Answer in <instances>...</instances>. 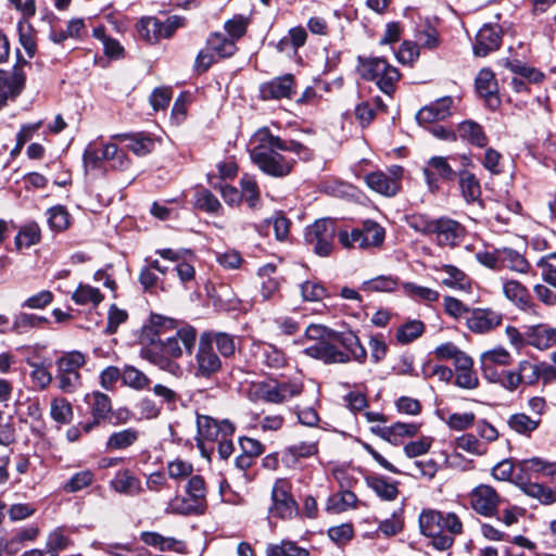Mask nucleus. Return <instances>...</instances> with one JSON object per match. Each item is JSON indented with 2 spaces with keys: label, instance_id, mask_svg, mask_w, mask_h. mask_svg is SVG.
Here are the masks:
<instances>
[{
  "label": "nucleus",
  "instance_id": "b1692460",
  "mask_svg": "<svg viewBox=\"0 0 556 556\" xmlns=\"http://www.w3.org/2000/svg\"><path fill=\"white\" fill-rule=\"evenodd\" d=\"M294 90V79L291 74L277 77L261 87L264 100L290 98Z\"/></svg>",
  "mask_w": 556,
  "mask_h": 556
},
{
  "label": "nucleus",
  "instance_id": "680f3d73",
  "mask_svg": "<svg viewBox=\"0 0 556 556\" xmlns=\"http://www.w3.org/2000/svg\"><path fill=\"white\" fill-rule=\"evenodd\" d=\"M250 24V18L244 15H235L232 18L228 20L225 23V29L227 34L231 37L230 39L236 41L240 39L247 31V28Z\"/></svg>",
  "mask_w": 556,
  "mask_h": 556
},
{
  "label": "nucleus",
  "instance_id": "393cba45",
  "mask_svg": "<svg viewBox=\"0 0 556 556\" xmlns=\"http://www.w3.org/2000/svg\"><path fill=\"white\" fill-rule=\"evenodd\" d=\"M85 402L90 407L93 417V422L85 427L86 431H89L93 425H98L101 420L108 418L112 410V404L110 397L100 391L86 394Z\"/></svg>",
  "mask_w": 556,
  "mask_h": 556
},
{
  "label": "nucleus",
  "instance_id": "4be33fe9",
  "mask_svg": "<svg viewBox=\"0 0 556 556\" xmlns=\"http://www.w3.org/2000/svg\"><path fill=\"white\" fill-rule=\"evenodd\" d=\"M516 475H522L527 477V481L531 478H538L539 475L551 477L556 482V465L543 460L539 457L523 459L517 465Z\"/></svg>",
  "mask_w": 556,
  "mask_h": 556
},
{
  "label": "nucleus",
  "instance_id": "39448f33",
  "mask_svg": "<svg viewBox=\"0 0 556 556\" xmlns=\"http://www.w3.org/2000/svg\"><path fill=\"white\" fill-rule=\"evenodd\" d=\"M188 498L176 497L170 503V509L180 515L203 514L206 508V488L201 476H192L187 485Z\"/></svg>",
  "mask_w": 556,
  "mask_h": 556
},
{
  "label": "nucleus",
  "instance_id": "72a5a7b5",
  "mask_svg": "<svg viewBox=\"0 0 556 556\" xmlns=\"http://www.w3.org/2000/svg\"><path fill=\"white\" fill-rule=\"evenodd\" d=\"M140 539L144 544L157 547L160 551H174L177 553L186 552V545L184 542L174 538L163 536L157 532H142Z\"/></svg>",
  "mask_w": 556,
  "mask_h": 556
},
{
  "label": "nucleus",
  "instance_id": "a19ab883",
  "mask_svg": "<svg viewBox=\"0 0 556 556\" xmlns=\"http://www.w3.org/2000/svg\"><path fill=\"white\" fill-rule=\"evenodd\" d=\"M425 332V324L421 320H408L396 330V341L408 344L418 339Z\"/></svg>",
  "mask_w": 556,
  "mask_h": 556
},
{
  "label": "nucleus",
  "instance_id": "412c9836",
  "mask_svg": "<svg viewBox=\"0 0 556 556\" xmlns=\"http://www.w3.org/2000/svg\"><path fill=\"white\" fill-rule=\"evenodd\" d=\"M502 35L498 26L484 25L476 36L473 53L477 56H485L500 48Z\"/></svg>",
  "mask_w": 556,
  "mask_h": 556
},
{
  "label": "nucleus",
  "instance_id": "473e14b6",
  "mask_svg": "<svg viewBox=\"0 0 556 556\" xmlns=\"http://www.w3.org/2000/svg\"><path fill=\"white\" fill-rule=\"evenodd\" d=\"M255 355L257 359L268 368L280 369L287 365L286 354L274 344H260Z\"/></svg>",
  "mask_w": 556,
  "mask_h": 556
},
{
  "label": "nucleus",
  "instance_id": "603ef678",
  "mask_svg": "<svg viewBox=\"0 0 556 556\" xmlns=\"http://www.w3.org/2000/svg\"><path fill=\"white\" fill-rule=\"evenodd\" d=\"M122 380L126 386L136 390H143L150 384L148 376L132 366L125 367Z\"/></svg>",
  "mask_w": 556,
  "mask_h": 556
},
{
  "label": "nucleus",
  "instance_id": "49530a36",
  "mask_svg": "<svg viewBox=\"0 0 556 556\" xmlns=\"http://www.w3.org/2000/svg\"><path fill=\"white\" fill-rule=\"evenodd\" d=\"M72 300L78 305L92 304L98 305L103 301V295L99 289L89 285L80 283L72 295Z\"/></svg>",
  "mask_w": 556,
  "mask_h": 556
},
{
  "label": "nucleus",
  "instance_id": "7c9ffc66",
  "mask_svg": "<svg viewBox=\"0 0 556 556\" xmlns=\"http://www.w3.org/2000/svg\"><path fill=\"white\" fill-rule=\"evenodd\" d=\"M365 482L383 501H394L400 493L396 482L380 475H369L365 478Z\"/></svg>",
  "mask_w": 556,
  "mask_h": 556
},
{
  "label": "nucleus",
  "instance_id": "e2e57ef3",
  "mask_svg": "<svg viewBox=\"0 0 556 556\" xmlns=\"http://www.w3.org/2000/svg\"><path fill=\"white\" fill-rule=\"evenodd\" d=\"M517 370L523 384L534 386L539 381V363L520 361Z\"/></svg>",
  "mask_w": 556,
  "mask_h": 556
},
{
  "label": "nucleus",
  "instance_id": "37998d69",
  "mask_svg": "<svg viewBox=\"0 0 556 556\" xmlns=\"http://www.w3.org/2000/svg\"><path fill=\"white\" fill-rule=\"evenodd\" d=\"M462 194L468 203L477 201L481 195V188L473 174L464 170L459 174Z\"/></svg>",
  "mask_w": 556,
  "mask_h": 556
},
{
  "label": "nucleus",
  "instance_id": "864d4df0",
  "mask_svg": "<svg viewBox=\"0 0 556 556\" xmlns=\"http://www.w3.org/2000/svg\"><path fill=\"white\" fill-rule=\"evenodd\" d=\"M52 419L59 424H68L73 417L70 402L63 397L53 399L50 407Z\"/></svg>",
  "mask_w": 556,
  "mask_h": 556
},
{
  "label": "nucleus",
  "instance_id": "3c124183",
  "mask_svg": "<svg viewBox=\"0 0 556 556\" xmlns=\"http://www.w3.org/2000/svg\"><path fill=\"white\" fill-rule=\"evenodd\" d=\"M241 198L247 201L251 208H255L260 199V189L254 177L245 174L240 179Z\"/></svg>",
  "mask_w": 556,
  "mask_h": 556
},
{
  "label": "nucleus",
  "instance_id": "5fc2aeb1",
  "mask_svg": "<svg viewBox=\"0 0 556 556\" xmlns=\"http://www.w3.org/2000/svg\"><path fill=\"white\" fill-rule=\"evenodd\" d=\"M397 286V279L391 276H379L364 281L362 289L364 291L391 292Z\"/></svg>",
  "mask_w": 556,
  "mask_h": 556
},
{
  "label": "nucleus",
  "instance_id": "79ce46f5",
  "mask_svg": "<svg viewBox=\"0 0 556 556\" xmlns=\"http://www.w3.org/2000/svg\"><path fill=\"white\" fill-rule=\"evenodd\" d=\"M319 435L314 434L308 441H301L287 447L286 453L294 459L308 458L318 453Z\"/></svg>",
  "mask_w": 556,
  "mask_h": 556
},
{
  "label": "nucleus",
  "instance_id": "2f4dec72",
  "mask_svg": "<svg viewBox=\"0 0 556 556\" xmlns=\"http://www.w3.org/2000/svg\"><path fill=\"white\" fill-rule=\"evenodd\" d=\"M505 298L520 309H528L532 306L529 290L517 280H506L503 283Z\"/></svg>",
  "mask_w": 556,
  "mask_h": 556
},
{
  "label": "nucleus",
  "instance_id": "de8ad7c7",
  "mask_svg": "<svg viewBox=\"0 0 556 556\" xmlns=\"http://www.w3.org/2000/svg\"><path fill=\"white\" fill-rule=\"evenodd\" d=\"M138 31L149 42H156L162 38L161 21L156 17L141 18L138 24Z\"/></svg>",
  "mask_w": 556,
  "mask_h": 556
},
{
  "label": "nucleus",
  "instance_id": "6e6552de",
  "mask_svg": "<svg viewBox=\"0 0 556 556\" xmlns=\"http://www.w3.org/2000/svg\"><path fill=\"white\" fill-rule=\"evenodd\" d=\"M336 235L334 223L331 219H318L306 228L305 241L319 256H328L333 247Z\"/></svg>",
  "mask_w": 556,
  "mask_h": 556
},
{
  "label": "nucleus",
  "instance_id": "20e7f679",
  "mask_svg": "<svg viewBox=\"0 0 556 556\" xmlns=\"http://www.w3.org/2000/svg\"><path fill=\"white\" fill-rule=\"evenodd\" d=\"M358 71L364 79L376 81L379 89L389 96L394 91L395 83L400 79L397 68L382 58L359 59Z\"/></svg>",
  "mask_w": 556,
  "mask_h": 556
},
{
  "label": "nucleus",
  "instance_id": "f03ea898",
  "mask_svg": "<svg viewBox=\"0 0 556 556\" xmlns=\"http://www.w3.org/2000/svg\"><path fill=\"white\" fill-rule=\"evenodd\" d=\"M195 338L197 331L193 327H180L172 334L160 338L159 342L154 345L143 349L142 356L161 370L167 371L173 376H179L182 370L174 359L180 357L184 350L191 353Z\"/></svg>",
  "mask_w": 556,
  "mask_h": 556
},
{
  "label": "nucleus",
  "instance_id": "1a4fd4ad",
  "mask_svg": "<svg viewBox=\"0 0 556 556\" xmlns=\"http://www.w3.org/2000/svg\"><path fill=\"white\" fill-rule=\"evenodd\" d=\"M403 168L392 165L387 172H372L365 176L366 185L375 192L384 197H394L401 187Z\"/></svg>",
  "mask_w": 556,
  "mask_h": 556
},
{
  "label": "nucleus",
  "instance_id": "ea45409f",
  "mask_svg": "<svg viewBox=\"0 0 556 556\" xmlns=\"http://www.w3.org/2000/svg\"><path fill=\"white\" fill-rule=\"evenodd\" d=\"M208 50H212L217 58H228L236 53V42L226 38L223 34L215 33L207 39Z\"/></svg>",
  "mask_w": 556,
  "mask_h": 556
},
{
  "label": "nucleus",
  "instance_id": "4468645a",
  "mask_svg": "<svg viewBox=\"0 0 556 556\" xmlns=\"http://www.w3.org/2000/svg\"><path fill=\"white\" fill-rule=\"evenodd\" d=\"M511 361L510 353L502 346L483 352L480 355V367L484 378L490 382L500 381V372L496 370V367L507 366Z\"/></svg>",
  "mask_w": 556,
  "mask_h": 556
},
{
  "label": "nucleus",
  "instance_id": "aec40b11",
  "mask_svg": "<svg viewBox=\"0 0 556 556\" xmlns=\"http://www.w3.org/2000/svg\"><path fill=\"white\" fill-rule=\"evenodd\" d=\"M424 175L431 192L438 190L435 175L444 180H453L456 177L455 170L447 162V159L443 156L431 157L427 163V167L424 168Z\"/></svg>",
  "mask_w": 556,
  "mask_h": 556
},
{
  "label": "nucleus",
  "instance_id": "5701e85b",
  "mask_svg": "<svg viewBox=\"0 0 556 556\" xmlns=\"http://www.w3.org/2000/svg\"><path fill=\"white\" fill-rule=\"evenodd\" d=\"M331 339L339 343L345 350V353H349L351 359L359 364L366 362L367 351L353 331L331 332Z\"/></svg>",
  "mask_w": 556,
  "mask_h": 556
},
{
  "label": "nucleus",
  "instance_id": "bb28decb",
  "mask_svg": "<svg viewBox=\"0 0 556 556\" xmlns=\"http://www.w3.org/2000/svg\"><path fill=\"white\" fill-rule=\"evenodd\" d=\"M515 483L525 494L539 500L542 504L548 505L556 502V491L543 484L527 481L526 476L516 475Z\"/></svg>",
  "mask_w": 556,
  "mask_h": 556
},
{
  "label": "nucleus",
  "instance_id": "09e8293b",
  "mask_svg": "<svg viewBox=\"0 0 556 556\" xmlns=\"http://www.w3.org/2000/svg\"><path fill=\"white\" fill-rule=\"evenodd\" d=\"M47 321L48 319L46 317L36 316L34 314L20 313L14 317L12 330L21 334L33 328H37Z\"/></svg>",
  "mask_w": 556,
  "mask_h": 556
},
{
  "label": "nucleus",
  "instance_id": "e433bc0d",
  "mask_svg": "<svg viewBox=\"0 0 556 556\" xmlns=\"http://www.w3.org/2000/svg\"><path fill=\"white\" fill-rule=\"evenodd\" d=\"M139 439V431L134 428L113 432L106 440L108 451H118L134 445Z\"/></svg>",
  "mask_w": 556,
  "mask_h": 556
},
{
  "label": "nucleus",
  "instance_id": "2eb2a0df",
  "mask_svg": "<svg viewBox=\"0 0 556 556\" xmlns=\"http://www.w3.org/2000/svg\"><path fill=\"white\" fill-rule=\"evenodd\" d=\"M273 505L270 513L281 519H289L296 513V503L288 493V484L278 480L271 491Z\"/></svg>",
  "mask_w": 556,
  "mask_h": 556
},
{
  "label": "nucleus",
  "instance_id": "cd10ccee",
  "mask_svg": "<svg viewBox=\"0 0 556 556\" xmlns=\"http://www.w3.org/2000/svg\"><path fill=\"white\" fill-rule=\"evenodd\" d=\"M111 138L116 141H129L127 147L137 156H144L154 148V140L144 132L115 134Z\"/></svg>",
  "mask_w": 556,
  "mask_h": 556
},
{
  "label": "nucleus",
  "instance_id": "69168bd1",
  "mask_svg": "<svg viewBox=\"0 0 556 556\" xmlns=\"http://www.w3.org/2000/svg\"><path fill=\"white\" fill-rule=\"evenodd\" d=\"M48 223L53 230H64L70 225V215L63 206L51 207L48 211Z\"/></svg>",
  "mask_w": 556,
  "mask_h": 556
},
{
  "label": "nucleus",
  "instance_id": "8fccbe9b",
  "mask_svg": "<svg viewBox=\"0 0 556 556\" xmlns=\"http://www.w3.org/2000/svg\"><path fill=\"white\" fill-rule=\"evenodd\" d=\"M403 290L406 295L424 301V302H435L439 300V292L428 287L418 286L414 282L403 283Z\"/></svg>",
  "mask_w": 556,
  "mask_h": 556
},
{
  "label": "nucleus",
  "instance_id": "ddd939ff",
  "mask_svg": "<svg viewBox=\"0 0 556 556\" xmlns=\"http://www.w3.org/2000/svg\"><path fill=\"white\" fill-rule=\"evenodd\" d=\"M198 426V445L204 450V442H217L224 435H231L235 431L233 426L227 421H216L208 416H199Z\"/></svg>",
  "mask_w": 556,
  "mask_h": 556
},
{
  "label": "nucleus",
  "instance_id": "9b49d317",
  "mask_svg": "<svg viewBox=\"0 0 556 556\" xmlns=\"http://www.w3.org/2000/svg\"><path fill=\"white\" fill-rule=\"evenodd\" d=\"M503 323V314L491 307L471 308L466 317L468 329L477 334L489 333L498 328Z\"/></svg>",
  "mask_w": 556,
  "mask_h": 556
},
{
  "label": "nucleus",
  "instance_id": "338daca9",
  "mask_svg": "<svg viewBox=\"0 0 556 556\" xmlns=\"http://www.w3.org/2000/svg\"><path fill=\"white\" fill-rule=\"evenodd\" d=\"M545 282L556 288V253L548 254L538 262Z\"/></svg>",
  "mask_w": 556,
  "mask_h": 556
},
{
  "label": "nucleus",
  "instance_id": "4d7b16f0",
  "mask_svg": "<svg viewBox=\"0 0 556 556\" xmlns=\"http://www.w3.org/2000/svg\"><path fill=\"white\" fill-rule=\"evenodd\" d=\"M407 225L417 232L422 235H432L435 219H431L428 215L416 213L406 217Z\"/></svg>",
  "mask_w": 556,
  "mask_h": 556
},
{
  "label": "nucleus",
  "instance_id": "13d9d810",
  "mask_svg": "<svg viewBox=\"0 0 556 556\" xmlns=\"http://www.w3.org/2000/svg\"><path fill=\"white\" fill-rule=\"evenodd\" d=\"M40 239V229L36 224L23 227L15 238V244L18 249L29 248L36 244Z\"/></svg>",
  "mask_w": 556,
  "mask_h": 556
},
{
  "label": "nucleus",
  "instance_id": "a878e982",
  "mask_svg": "<svg viewBox=\"0 0 556 556\" xmlns=\"http://www.w3.org/2000/svg\"><path fill=\"white\" fill-rule=\"evenodd\" d=\"M431 269L443 286L451 289H465L467 276L458 267L450 264H434Z\"/></svg>",
  "mask_w": 556,
  "mask_h": 556
},
{
  "label": "nucleus",
  "instance_id": "423d86ee",
  "mask_svg": "<svg viewBox=\"0 0 556 556\" xmlns=\"http://www.w3.org/2000/svg\"><path fill=\"white\" fill-rule=\"evenodd\" d=\"M86 357L78 351L66 353L56 361L59 388L65 393H73L81 386L79 369Z\"/></svg>",
  "mask_w": 556,
  "mask_h": 556
},
{
  "label": "nucleus",
  "instance_id": "c756f323",
  "mask_svg": "<svg viewBox=\"0 0 556 556\" xmlns=\"http://www.w3.org/2000/svg\"><path fill=\"white\" fill-rule=\"evenodd\" d=\"M111 488L128 496L139 495L143 490L140 480L127 469L116 472L111 481Z\"/></svg>",
  "mask_w": 556,
  "mask_h": 556
},
{
  "label": "nucleus",
  "instance_id": "f257e3e1",
  "mask_svg": "<svg viewBox=\"0 0 556 556\" xmlns=\"http://www.w3.org/2000/svg\"><path fill=\"white\" fill-rule=\"evenodd\" d=\"M250 155L254 164L265 174L273 177L289 175L295 164L280 152L294 153L301 160H308L312 153L308 148L295 140H283L271 134L267 127L256 130L250 140Z\"/></svg>",
  "mask_w": 556,
  "mask_h": 556
},
{
  "label": "nucleus",
  "instance_id": "c9c22d12",
  "mask_svg": "<svg viewBox=\"0 0 556 556\" xmlns=\"http://www.w3.org/2000/svg\"><path fill=\"white\" fill-rule=\"evenodd\" d=\"M457 134L460 139L469 143L483 148L488 144V138L482 127L473 121H465L458 125Z\"/></svg>",
  "mask_w": 556,
  "mask_h": 556
},
{
  "label": "nucleus",
  "instance_id": "6e6d98bb",
  "mask_svg": "<svg viewBox=\"0 0 556 556\" xmlns=\"http://www.w3.org/2000/svg\"><path fill=\"white\" fill-rule=\"evenodd\" d=\"M301 295L304 301L317 302L327 296L326 288L316 280H307L300 286Z\"/></svg>",
  "mask_w": 556,
  "mask_h": 556
},
{
  "label": "nucleus",
  "instance_id": "a211bd4d",
  "mask_svg": "<svg viewBox=\"0 0 556 556\" xmlns=\"http://www.w3.org/2000/svg\"><path fill=\"white\" fill-rule=\"evenodd\" d=\"M24 84L25 76L21 68L0 70V109L7 104L9 98H14L21 93Z\"/></svg>",
  "mask_w": 556,
  "mask_h": 556
},
{
  "label": "nucleus",
  "instance_id": "4c0bfd02",
  "mask_svg": "<svg viewBox=\"0 0 556 556\" xmlns=\"http://www.w3.org/2000/svg\"><path fill=\"white\" fill-rule=\"evenodd\" d=\"M266 556H309V551L291 540H281L266 546Z\"/></svg>",
  "mask_w": 556,
  "mask_h": 556
},
{
  "label": "nucleus",
  "instance_id": "9d476101",
  "mask_svg": "<svg viewBox=\"0 0 556 556\" xmlns=\"http://www.w3.org/2000/svg\"><path fill=\"white\" fill-rule=\"evenodd\" d=\"M502 502L500 494L489 484H479L469 493V504L480 516L494 517Z\"/></svg>",
  "mask_w": 556,
  "mask_h": 556
},
{
  "label": "nucleus",
  "instance_id": "6ab92c4d",
  "mask_svg": "<svg viewBox=\"0 0 556 556\" xmlns=\"http://www.w3.org/2000/svg\"><path fill=\"white\" fill-rule=\"evenodd\" d=\"M178 329L179 327L175 319L159 314H151L148 324L143 327V336L150 340L151 345H154L159 342L160 338H165Z\"/></svg>",
  "mask_w": 556,
  "mask_h": 556
},
{
  "label": "nucleus",
  "instance_id": "0eeeda50",
  "mask_svg": "<svg viewBox=\"0 0 556 556\" xmlns=\"http://www.w3.org/2000/svg\"><path fill=\"white\" fill-rule=\"evenodd\" d=\"M191 369L194 377L201 379H210L222 369V359L215 353V348L208 336L200 338Z\"/></svg>",
  "mask_w": 556,
  "mask_h": 556
},
{
  "label": "nucleus",
  "instance_id": "f3484780",
  "mask_svg": "<svg viewBox=\"0 0 556 556\" xmlns=\"http://www.w3.org/2000/svg\"><path fill=\"white\" fill-rule=\"evenodd\" d=\"M303 353L326 364H346L351 361L349 353L339 350L333 343L328 341L315 342L306 348Z\"/></svg>",
  "mask_w": 556,
  "mask_h": 556
},
{
  "label": "nucleus",
  "instance_id": "c03bdc74",
  "mask_svg": "<svg viewBox=\"0 0 556 556\" xmlns=\"http://www.w3.org/2000/svg\"><path fill=\"white\" fill-rule=\"evenodd\" d=\"M530 345L539 350H547L553 346L552 328L539 325L531 328L528 334Z\"/></svg>",
  "mask_w": 556,
  "mask_h": 556
},
{
  "label": "nucleus",
  "instance_id": "f8f14e48",
  "mask_svg": "<svg viewBox=\"0 0 556 556\" xmlns=\"http://www.w3.org/2000/svg\"><path fill=\"white\" fill-rule=\"evenodd\" d=\"M302 392V384L295 381L289 382H262L256 386L258 397L267 403L280 404L299 395Z\"/></svg>",
  "mask_w": 556,
  "mask_h": 556
},
{
  "label": "nucleus",
  "instance_id": "58836bf2",
  "mask_svg": "<svg viewBox=\"0 0 556 556\" xmlns=\"http://www.w3.org/2000/svg\"><path fill=\"white\" fill-rule=\"evenodd\" d=\"M361 232L363 235L362 249L379 247L384 240V229L372 220L364 222Z\"/></svg>",
  "mask_w": 556,
  "mask_h": 556
},
{
  "label": "nucleus",
  "instance_id": "dca6fc26",
  "mask_svg": "<svg viewBox=\"0 0 556 556\" xmlns=\"http://www.w3.org/2000/svg\"><path fill=\"white\" fill-rule=\"evenodd\" d=\"M464 227L456 220L448 217L435 219L432 235H435L439 245L455 247L463 239Z\"/></svg>",
  "mask_w": 556,
  "mask_h": 556
},
{
  "label": "nucleus",
  "instance_id": "bf43d9fd",
  "mask_svg": "<svg viewBox=\"0 0 556 556\" xmlns=\"http://www.w3.org/2000/svg\"><path fill=\"white\" fill-rule=\"evenodd\" d=\"M456 447L472 455H483L486 452L485 444L481 443L473 434L466 433L456 439Z\"/></svg>",
  "mask_w": 556,
  "mask_h": 556
},
{
  "label": "nucleus",
  "instance_id": "c85d7f7f",
  "mask_svg": "<svg viewBox=\"0 0 556 556\" xmlns=\"http://www.w3.org/2000/svg\"><path fill=\"white\" fill-rule=\"evenodd\" d=\"M476 88L478 93L486 100L491 108L498 105L500 100L496 96L497 83L491 70L483 68L478 73L476 78Z\"/></svg>",
  "mask_w": 556,
  "mask_h": 556
},
{
  "label": "nucleus",
  "instance_id": "7ed1b4c3",
  "mask_svg": "<svg viewBox=\"0 0 556 556\" xmlns=\"http://www.w3.org/2000/svg\"><path fill=\"white\" fill-rule=\"evenodd\" d=\"M419 528L424 535L432 539L437 549L446 551L453 545L454 536L462 533L463 523L455 513L424 509L419 515Z\"/></svg>",
  "mask_w": 556,
  "mask_h": 556
},
{
  "label": "nucleus",
  "instance_id": "052dcab7",
  "mask_svg": "<svg viewBox=\"0 0 556 556\" xmlns=\"http://www.w3.org/2000/svg\"><path fill=\"white\" fill-rule=\"evenodd\" d=\"M404 528V520L402 517V509L394 511L390 518L381 520L378 529L386 536H393L402 532Z\"/></svg>",
  "mask_w": 556,
  "mask_h": 556
},
{
  "label": "nucleus",
  "instance_id": "774afa93",
  "mask_svg": "<svg viewBox=\"0 0 556 556\" xmlns=\"http://www.w3.org/2000/svg\"><path fill=\"white\" fill-rule=\"evenodd\" d=\"M72 544V541L61 529L52 531L47 540L46 553H60Z\"/></svg>",
  "mask_w": 556,
  "mask_h": 556
},
{
  "label": "nucleus",
  "instance_id": "0e129e2a",
  "mask_svg": "<svg viewBox=\"0 0 556 556\" xmlns=\"http://www.w3.org/2000/svg\"><path fill=\"white\" fill-rule=\"evenodd\" d=\"M213 342V345L215 344L216 349L224 357H229L235 354L236 352V343L232 336L225 333V332H218L215 333L213 337L208 336Z\"/></svg>",
  "mask_w": 556,
  "mask_h": 556
},
{
  "label": "nucleus",
  "instance_id": "a18cd8bd",
  "mask_svg": "<svg viewBox=\"0 0 556 556\" xmlns=\"http://www.w3.org/2000/svg\"><path fill=\"white\" fill-rule=\"evenodd\" d=\"M529 262L517 251L511 249L502 250V268L526 274L530 269Z\"/></svg>",
  "mask_w": 556,
  "mask_h": 556
},
{
  "label": "nucleus",
  "instance_id": "f704fd0d",
  "mask_svg": "<svg viewBox=\"0 0 556 556\" xmlns=\"http://www.w3.org/2000/svg\"><path fill=\"white\" fill-rule=\"evenodd\" d=\"M542 418H533L525 413H516L509 416L507 425L518 434L530 437L541 425Z\"/></svg>",
  "mask_w": 556,
  "mask_h": 556
}]
</instances>
